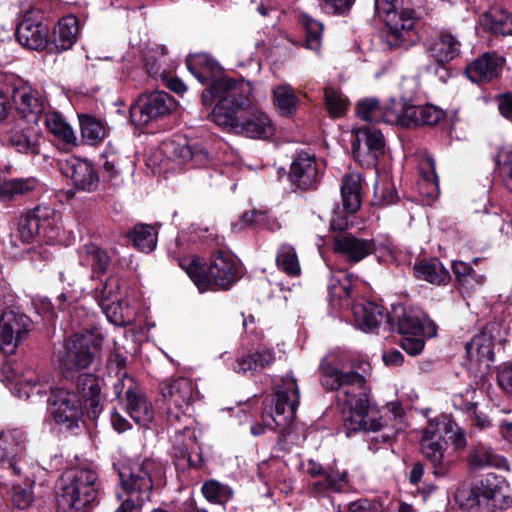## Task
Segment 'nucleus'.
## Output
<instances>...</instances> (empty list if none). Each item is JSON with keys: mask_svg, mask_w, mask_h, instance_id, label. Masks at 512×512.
I'll return each instance as SVG.
<instances>
[{"mask_svg": "<svg viewBox=\"0 0 512 512\" xmlns=\"http://www.w3.org/2000/svg\"><path fill=\"white\" fill-rule=\"evenodd\" d=\"M31 328V320L24 313L10 309L0 318V350L7 355L15 353L26 339Z\"/></svg>", "mask_w": 512, "mask_h": 512, "instance_id": "10", "label": "nucleus"}, {"mask_svg": "<svg viewBox=\"0 0 512 512\" xmlns=\"http://www.w3.org/2000/svg\"><path fill=\"white\" fill-rule=\"evenodd\" d=\"M355 0H323L322 10L328 14L345 13L353 5Z\"/></svg>", "mask_w": 512, "mask_h": 512, "instance_id": "64", "label": "nucleus"}, {"mask_svg": "<svg viewBox=\"0 0 512 512\" xmlns=\"http://www.w3.org/2000/svg\"><path fill=\"white\" fill-rule=\"evenodd\" d=\"M414 274L417 279L427 281L431 284H445L450 279L448 270L437 259H425L414 266Z\"/></svg>", "mask_w": 512, "mask_h": 512, "instance_id": "35", "label": "nucleus"}, {"mask_svg": "<svg viewBox=\"0 0 512 512\" xmlns=\"http://www.w3.org/2000/svg\"><path fill=\"white\" fill-rule=\"evenodd\" d=\"M479 25L493 34H512V12L500 7H493L483 13Z\"/></svg>", "mask_w": 512, "mask_h": 512, "instance_id": "29", "label": "nucleus"}, {"mask_svg": "<svg viewBox=\"0 0 512 512\" xmlns=\"http://www.w3.org/2000/svg\"><path fill=\"white\" fill-rule=\"evenodd\" d=\"M45 125L54 136L65 143L71 144L76 141L73 129L59 113L54 111L46 113Z\"/></svg>", "mask_w": 512, "mask_h": 512, "instance_id": "43", "label": "nucleus"}, {"mask_svg": "<svg viewBox=\"0 0 512 512\" xmlns=\"http://www.w3.org/2000/svg\"><path fill=\"white\" fill-rule=\"evenodd\" d=\"M61 172L71 179L73 185L83 191H93L99 183V176L91 162L76 156L67 158L61 163Z\"/></svg>", "mask_w": 512, "mask_h": 512, "instance_id": "19", "label": "nucleus"}, {"mask_svg": "<svg viewBox=\"0 0 512 512\" xmlns=\"http://www.w3.org/2000/svg\"><path fill=\"white\" fill-rule=\"evenodd\" d=\"M334 249L348 262L358 263L376 252L377 247L374 240L357 238L352 234H343L335 237Z\"/></svg>", "mask_w": 512, "mask_h": 512, "instance_id": "22", "label": "nucleus"}, {"mask_svg": "<svg viewBox=\"0 0 512 512\" xmlns=\"http://www.w3.org/2000/svg\"><path fill=\"white\" fill-rule=\"evenodd\" d=\"M274 104L283 116H292L295 114L299 99L295 95L294 89L289 84H281L273 89Z\"/></svg>", "mask_w": 512, "mask_h": 512, "instance_id": "40", "label": "nucleus"}, {"mask_svg": "<svg viewBox=\"0 0 512 512\" xmlns=\"http://www.w3.org/2000/svg\"><path fill=\"white\" fill-rule=\"evenodd\" d=\"M423 181L431 185V193L438 189V176L436 174L435 160L431 155L426 154L419 165Z\"/></svg>", "mask_w": 512, "mask_h": 512, "instance_id": "59", "label": "nucleus"}, {"mask_svg": "<svg viewBox=\"0 0 512 512\" xmlns=\"http://www.w3.org/2000/svg\"><path fill=\"white\" fill-rule=\"evenodd\" d=\"M49 30L46 25L30 17H25L17 27L18 42L31 50H43L48 43Z\"/></svg>", "mask_w": 512, "mask_h": 512, "instance_id": "24", "label": "nucleus"}, {"mask_svg": "<svg viewBox=\"0 0 512 512\" xmlns=\"http://www.w3.org/2000/svg\"><path fill=\"white\" fill-rule=\"evenodd\" d=\"M301 22L306 30L307 48L317 51L321 45L323 25L308 15H303Z\"/></svg>", "mask_w": 512, "mask_h": 512, "instance_id": "52", "label": "nucleus"}, {"mask_svg": "<svg viewBox=\"0 0 512 512\" xmlns=\"http://www.w3.org/2000/svg\"><path fill=\"white\" fill-rule=\"evenodd\" d=\"M404 0H375L377 15L386 23V42L390 47L408 46L414 41V15L403 8Z\"/></svg>", "mask_w": 512, "mask_h": 512, "instance_id": "8", "label": "nucleus"}, {"mask_svg": "<svg viewBox=\"0 0 512 512\" xmlns=\"http://www.w3.org/2000/svg\"><path fill=\"white\" fill-rule=\"evenodd\" d=\"M180 267L187 273L200 292L215 287L228 289L236 281L238 264L230 254L218 251L213 254L206 274H202L201 261L194 256L179 260Z\"/></svg>", "mask_w": 512, "mask_h": 512, "instance_id": "4", "label": "nucleus"}, {"mask_svg": "<svg viewBox=\"0 0 512 512\" xmlns=\"http://www.w3.org/2000/svg\"><path fill=\"white\" fill-rule=\"evenodd\" d=\"M505 341L504 330L496 322L487 324L484 329L466 343L465 349L470 361L487 363L494 361V347Z\"/></svg>", "mask_w": 512, "mask_h": 512, "instance_id": "12", "label": "nucleus"}, {"mask_svg": "<svg viewBox=\"0 0 512 512\" xmlns=\"http://www.w3.org/2000/svg\"><path fill=\"white\" fill-rule=\"evenodd\" d=\"M79 120L81 135L88 144H98L105 138L106 128L100 120L88 115L81 116Z\"/></svg>", "mask_w": 512, "mask_h": 512, "instance_id": "47", "label": "nucleus"}, {"mask_svg": "<svg viewBox=\"0 0 512 512\" xmlns=\"http://www.w3.org/2000/svg\"><path fill=\"white\" fill-rule=\"evenodd\" d=\"M54 212L47 206L38 205L34 210L20 217L18 222V236L24 243L33 241L40 229L50 224L49 217Z\"/></svg>", "mask_w": 512, "mask_h": 512, "instance_id": "25", "label": "nucleus"}, {"mask_svg": "<svg viewBox=\"0 0 512 512\" xmlns=\"http://www.w3.org/2000/svg\"><path fill=\"white\" fill-rule=\"evenodd\" d=\"M173 454L176 459V465L181 468L199 467L202 463V456L200 452L193 448L189 450L187 444H184L183 446H174Z\"/></svg>", "mask_w": 512, "mask_h": 512, "instance_id": "54", "label": "nucleus"}, {"mask_svg": "<svg viewBox=\"0 0 512 512\" xmlns=\"http://www.w3.org/2000/svg\"><path fill=\"white\" fill-rule=\"evenodd\" d=\"M120 505L113 512H139L150 499L158 464L152 459H124L114 464Z\"/></svg>", "mask_w": 512, "mask_h": 512, "instance_id": "3", "label": "nucleus"}, {"mask_svg": "<svg viewBox=\"0 0 512 512\" xmlns=\"http://www.w3.org/2000/svg\"><path fill=\"white\" fill-rule=\"evenodd\" d=\"M186 66L202 84L208 83L210 78L216 76L220 72L217 62L204 53L190 55L186 59Z\"/></svg>", "mask_w": 512, "mask_h": 512, "instance_id": "34", "label": "nucleus"}, {"mask_svg": "<svg viewBox=\"0 0 512 512\" xmlns=\"http://www.w3.org/2000/svg\"><path fill=\"white\" fill-rule=\"evenodd\" d=\"M318 176L316 160L314 156L302 153L292 162L290 178L298 188L308 189L312 187Z\"/></svg>", "mask_w": 512, "mask_h": 512, "instance_id": "27", "label": "nucleus"}, {"mask_svg": "<svg viewBox=\"0 0 512 512\" xmlns=\"http://www.w3.org/2000/svg\"><path fill=\"white\" fill-rule=\"evenodd\" d=\"M133 245L142 252H151L157 244V232L150 226L139 224L130 233Z\"/></svg>", "mask_w": 512, "mask_h": 512, "instance_id": "45", "label": "nucleus"}, {"mask_svg": "<svg viewBox=\"0 0 512 512\" xmlns=\"http://www.w3.org/2000/svg\"><path fill=\"white\" fill-rule=\"evenodd\" d=\"M120 281L116 277H109L100 290L95 291V299L99 306L102 301L110 303L115 300L122 299L119 296Z\"/></svg>", "mask_w": 512, "mask_h": 512, "instance_id": "56", "label": "nucleus"}, {"mask_svg": "<svg viewBox=\"0 0 512 512\" xmlns=\"http://www.w3.org/2000/svg\"><path fill=\"white\" fill-rule=\"evenodd\" d=\"M420 450L423 457L430 463L436 478H443L449 474L453 462L446 453L447 446L444 441L422 443Z\"/></svg>", "mask_w": 512, "mask_h": 512, "instance_id": "26", "label": "nucleus"}, {"mask_svg": "<svg viewBox=\"0 0 512 512\" xmlns=\"http://www.w3.org/2000/svg\"><path fill=\"white\" fill-rule=\"evenodd\" d=\"M456 428V423L445 415L430 419L421 430L420 444L440 441L441 434L448 435Z\"/></svg>", "mask_w": 512, "mask_h": 512, "instance_id": "39", "label": "nucleus"}, {"mask_svg": "<svg viewBox=\"0 0 512 512\" xmlns=\"http://www.w3.org/2000/svg\"><path fill=\"white\" fill-rule=\"evenodd\" d=\"M52 405V414L57 424L69 430L77 427L82 414V404L76 394L58 389L54 393Z\"/></svg>", "mask_w": 512, "mask_h": 512, "instance_id": "18", "label": "nucleus"}, {"mask_svg": "<svg viewBox=\"0 0 512 512\" xmlns=\"http://www.w3.org/2000/svg\"><path fill=\"white\" fill-rule=\"evenodd\" d=\"M96 480V473L90 469L65 473L56 498L59 512H87L97 498Z\"/></svg>", "mask_w": 512, "mask_h": 512, "instance_id": "5", "label": "nucleus"}, {"mask_svg": "<svg viewBox=\"0 0 512 512\" xmlns=\"http://www.w3.org/2000/svg\"><path fill=\"white\" fill-rule=\"evenodd\" d=\"M11 99L19 116L17 119L38 123L46 107V99L40 91L28 83L19 82L12 88Z\"/></svg>", "mask_w": 512, "mask_h": 512, "instance_id": "13", "label": "nucleus"}, {"mask_svg": "<svg viewBox=\"0 0 512 512\" xmlns=\"http://www.w3.org/2000/svg\"><path fill=\"white\" fill-rule=\"evenodd\" d=\"M361 176L350 173L343 178L341 195L343 207L347 213H355L361 206Z\"/></svg>", "mask_w": 512, "mask_h": 512, "instance_id": "37", "label": "nucleus"}, {"mask_svg": "<svg viewBox=\"0 0 512 512\" xmlns=\"http://www.w3.org/2000/svg\"><path fill=\"white\" fill-rule=\"evenodd\" d=\"M498 491L494 488L484 487L482 489H472L470 491L469 500L471 503L470 508L476 512H490L488 508H482V504L492 501L496 498Z\"/></svg>", "mask_w": 512, "mask_h": 512, "instance_id": "58", "label": "nucleus"}, {"mask_svg": "<svg viewBox=\"0 0 512 512\" xmlns=\"http://www.w3.org/2000/svg\"><path fill=\"white\" fill-rule=\"evenodd\" d=\"M504 62V58L496 52H486L470 62L466 66L465 73L471 82L489 83L499 77Z\"/></svg>", "mask_w": 512, "mask_h": 512, "instance_id": "20", "label": "nucleus"}, {"mask_svg": "<svg viewBox=\"0 0 512 512\" xmlns=\"http://www.w3.org/2000/svg\"><path fill=\"white\" fill-rule=\"evenodd\" d=\"M348 486V475L346 470H335L329 468L324 471V480L316 481L313 484L314 490L322 493L325 490L339 492Z\"/></svg>", "mask_w": 512, "mask_h": 512, "instance_id": "44", "label": "nucleus"}, {"mask_svg": "<svg viewBox=\"0 0 512 512\" xmlns=\"http://www.w3.org/2000/svg\"><path fill=\"white\" fill-rule=\"evenodd\" d=\"M8 475H1L3 483L7 480ZM19 476H24L23 484L18 481H10L4 483L5 485H11V500L19 509H26L33 503L34 495L32 492L33 481L27 476L25 468Z\"/></svg>", "mask_w": 512, "mask_h": 512, "instance_id": "38", "label": "nucleus"}, {"mask_svg": "<svg viewBox=\"0 0 512 512\" xmlns=\"http://www.w3.org/2000/svg\"><path fill=\"white\" fill-rule=\"evenodd\" d=\"M38 185L35 178L10 179L2 181L0 199L9 200L33 191Z\"/></svg>", "mask_w": 512, "mask_h": 512, "instance_id": "46", "label": "nucleus"}, {"mask_svg": "<svg viewBox=\"0 0 512 512\" xmlns=\"http://www.w3.org/2000/svg\"><path fill=\"white\" fill-rule=\"evenodd\" d=\"M126 412L139 425H147L154 418L152 405L140 391H128Z\"/></svg>", "mask_w": 512, "mask_h": 512, "instance_id": "32", "label": "nucleus"}, {"mask_svg": "<svg viewBox=\"0 0 512 512\" xmlns=\"http://www.w3.org/2000/svg\"><path fill=\"white\" fill-rule=\"evenodd\" d=\"M355 141L352 144L354 159L361 166L375 165L378 156L384 149V137L380 130L372 127H361L354 130Z\"/></svg>", "mask_w": 512, "mask_h": 512, "instance_id": "15", "label": "nucleus"}, {"mask_svg": "<svg viewBox=\"0 0 512 512\" xmlns=\"http://www.w3.org/2000/svg\"><path fill=\"white\" fill-rule=\"evenodd\" d=\"M26 447V435L19 429L0 433V469L6 474L18 476L26 463L23 459Z\"/></svg>", "mask_w": 512, "mask_h": 512, "instance_id": "9", "label": "nucleus"}, {"mask_svg": "<svg viewBox=\"0 0 512 512\" xmlns=\"http://www.w3.org/2000/svg\"><path fill=\"white\" fill-rule=\"evenodd\" d=\"M353 314L358 326L363 331H372L389 318L382 306L372 302L355 305Z\"/></svg>", "mask_w": 512, "mask_h": 512, "instance_id": "31", "label": "nucleus"}, {"mask_svg": "<svg viewBox=\"0 0 512 512\" xmlns=\"http://www.w3.org/2000/svg\"><path fill=\"white\" fill-rule=\"evenodd\" d=\"M499 169L506 188L512 192V150H503L499 153Z\"/></svg>", "mask_w": 512, "mask_h": 512, "instance_id": "60", "label": "nucleus"}, {"mask_svg": "<svg viewBox=\"0 0 512 512\" xmlns=\"http://www.w3.org/2000/svg\"><path fill=\"white\" fill-rule=\"evenodd\" d=\"M346 512H395L388 507H382L379 503L370 502L367 499H360L350 502Z\"/></svg>", "mask_w": 512, "mask_h": 512, "instance_id": "61", "label": "nucleus"}, {"mask_svg": "<svg viewBox=\"0 0 512 512\" xmlns=\"http://www.w3.org/2000/svg\"><path fill=\"white\" fill-rule=\"evenodd\" d=\"M251 93L250 82L222 77L202 92V102L211 106L217 100L211 112V119L217 125L251 139H268L275 127L270 117L252 104Z\"/></svg>", "mask_w": 512, "mask_h": 512, "instance_id": "1", "label": "nucleus"}, {"mask_svg": "<svg viewBox=\"0 0 512 512\" xmlns=\"http://www.w3.org/2000/svg\"><path fill=\"white\" fill-rule=\"evenodd\" d=\"M321 383L326 389L339 390L338 399L349 409L344 416L346 435L351 432L377 431L382 423L370 412L369 397L365 389V379L354 371L343 372L325 358L321 362Z\"/></svg>", "mask_w": 512, "mask_h": 512, "instance_id": "2", "label": "nucleus"}, {"mask_svg": "<svg viewBox=\"0 0 512 512\" xmlns=\"http://www.w3.org/2000/svg\"><path fill=\"white\" fill-rule=\"evenodd\" d=\"M80 263L83 266L90 267L92 270L104 272L110 262L106 251L95 244H86L79 251Z\"/></svg>", "mask_w": 512, "mask_h": 512, "instance_id": "41", "label": "nucleus"}, {"mask_svg": "<svg viewBox=\"0 0 512 512\" xmlns=\"http://www.w3.org/2000/svg\"><path fill=\"white\" fill-rule=\"evenodd\" d=\"M202 493L204 497L214 503H223L228 501L233 491L228 487L216 480H209L202 486Z\"/></svg>", "mask_w": 512, "mask_h": 512, "instance_id": "51", "label": "nucleus"}, {"mask_svg": "<svg viewBox=\"0 0 512 512\" xmlns=\"http://www.w3.org/2000/svg\"><path fill=\"white\" fill-rule=\"evenodd\" d=\"M164 398L179 410H187L196 398L195 386L192 380L179 377L160 386Z\"/></svg>", "mask_w": 512, "mask_h": 512, "instance_id": "23", "label": "nucleus"}, {"mask_svg": "<svg viewBox=\"0 0 512 512\" xmlns=\"http://www.w3.org/2000/svg\"><path fill=\"white\" fill-rule=\"evenodd\" d=\"M357 115L366 122L379 123L382 120V108L375 98H367L358 102Z\"/></svg>", "mask_w": 512, "mask_h": 512, "instance_id": "53", "label": "nucleus"}, {"mask_svg": "<svg viewBox=\"0 0 512 512\" xmlns=\"http://www.w3.org/2000/svg\"><path fill=\"white\" fill-rule=\"evenodd\" d=\"M6 141L18 152L35 154L38 152L40 129L38 123L16 119L6 131Z\"/></svg>", "mask_w": 512, "mask_h": 512, "instance_id": "17", "label": "nucleus"}, {"mask_svg": "<svg viewBox=\"0 0 512 512\" xmlns=\"http://www.w3.org/2000/svg\"><path fill=\"white\" fill-rule=\"evenodd\" d=\"M2 382L13 385V393L20 399L44 394L45 387L37 382L32 369L23 370L20 364L4 363L1 368Z\"/></svg>", "mask_w": 512, "mask_h": 512, "instance_id": "14", "label": "nucleus"}, {"mask_svg": "<svg viewBox=\"0 0 512 512\" xmlns=\"http://www.w3.org/2000/svg\"><path fill=\"white\" fill-rule=\"evenodd\" d=\"M277 267L289 276L296 277L301 273V267L295 248L287 243L279 246L276 255Z\"/></svg>", "mask_w": 512, "mask_h": 512, "instance_id": "42", "label": "nucleus"}, {"mask_svg": "<svg viewBox=\"0 0 512 512\" xmlns=\"http://www.w3.org/2000/svg\"><path fill=\"white\" fill-rule=\"evenodd\" d=\"M79 33L78 19L68 15L59 20L54 28L53 43L58 51L70 49L77 40Z\"/></svg>", "mask_w": 512, "mask_h": 512, "instance_id": "33", "label": "nucleus"}, {"mask_svg": "<svg viewBox=\"0 0 512 512\" xmlns=\"http://www.w3.org/2000/svg\"><path fill=\"white\" fill-rule=\"evenodd\" d=\"M172 96L163 91H156L141 96L130 108L131 122L136 126L147 125L150 121L169 114L174 109Z\"/></svg>", "mask_w": 512, "mask_h": 512, "instance_id": "11", "label": "nucleus"}, {"mask_svg": "<svg viewBox=\"0 0 512 512\" xmlns=\"http://www.w3.org/2000/svg\"><path fill=\"white\" fill-rule=\"evenodd\" d=\"M405 117L406 127L435 125L444 117V112L430 104L410 105L407 108Z\"/></svg>", "mask_w": 512, "mask_h": 512, "instance_id": "36", "label": "nucleus"}, {"mask_svg": "<svg viewBox=\"0 0 512 512\" xmlns=\"http://www.w3.org/2000/svg\"><path fill=\"white\" fill-rule=\"evenodd\" d=\"M324 100L326 108L333 118L342 116L347 109L346 97L338 89L331 86L324 89Z\"/></svg>", "mask_w": 512, "mask_h": 512, "instance_id": "49", "label": "nucleus"}, {"mask_svg": "<svg viewBox=\"0 0 512 512\" xmlns=\"http://www.w3.org/2000/svg\"><path fill=\"white\" fill-rule=\"evenodd\" d=\"M300 402V392L294 376L287 374L276 385L273 413L263 416L264 425L251 426V433L259 436L265 432V428L272 430H287L293 423L296 410Z\"/></svg>", "mask_w": 512, "mask_h": 512, "instance_id": "6", "label": "nucleus"}, {"mask_svg": "<svg viewBox=\"0 0 512 512\" xmlns=\"http://www.w3.org/2000/svg\"><path fill=\"white\" fill-rule=\"evenodd\" d=\"M107 319L116 326H123L131 321V313L128 305L122 299L106 303L102 301L100 306Z\"/></svg>", "mask_w": 512, "mask_h": 512, "instance_id": "48", "label": "nucleus"}, {"mask_svg": "<svg viewBox=\"0 0 512 512\" xmlns=\"http://www.w3.org/2000/svg\"><path fill=\"white\" fill-rule=\"evenodd\" d=\"M401 347L410 355L419 354L424 348V338L427 336L402 335Z\"/></svg>", "mask_w": 512, "mask_h": 512, "instance_id": "63", "label": "nucleus"}, {"mask_svg": "<svg viewBox=\"0 0 512 512\" xmlns=\"http://www.w3.org/2000/svg\"><path fill=\"white\" fill-rule=\"evenodd\" d=\"M389 323L397 326L401 335L427 336L428 338L436 335V325L424 313L403 307L393 309V313L388 318Z\"/></svg>", "mask_w": 512, "mask_h": 512, "instance_id": "16", "label": "nucleus"}, {"mask_svg": "<svg viewBox=\"0 0 512 512\" xmlns=\"http://www.w3.org/2000/svg\"><path fill=\"white\" fill-rule=\"evenodd\" d=\"M469 464L476 469L494 466L497 464L496 455L489 447L479 446L469 454Z\"/></svg>", "mask_w": 512, "mask_h": 512, "instance_id": "57", "label": "nucleus"}, {"mask_svg": "<svg viewBox=\"0 0 512 512\" xmlns=\"http://www.w3.org/2000/svg\"><path fill=\"white\" fill-rule=\"evenodd\" d=\"M266 218V215L262 211L251 210L245 212L239 221L233 224L232 228L234 231L238 232L244 229L245 227H250L254 224L261 223Z\"/></svg>", "mask_w": 512, "mask_h": 512, "instance_id": "62", "label": "nucleus"}, {"mask_svg": "<svg viewBox=\"0 0 512 512\" xmlns=\"http://www.w3.org/2000/svg\"><path fill=\"white\" fill-rule=\"evenodd\" d=\"M78 399L83 403L90 418L98 417L103 410V396L98 378L93 374H81L76 383Z\"/></svg>", "mask_w": 512, "mask_h": 512, "instance_id": "21", "label": "nucleus"}, {"mask_svg": "<svg viewBox=\"0 0 512 512\" xmlns=\"http://www.w3.org/2000/svg\"><path fill=\"white\" fill-rule=\"evenodd\" d=\"M194 155L195 154L188 145L187 140L184 137L177 136L162 141L158 151L154 154V157L158 159L159 156H163V159H160L159 164H161L164 159L184 163L190 160Z\"/></svg>", "mask_w": 512, "mask_h": 512, "instance_id": "30", "label": "nucleus"}, {"mask_svg": "<svg viewBox=\"0 0 512 512\" xmlns=\"http://www.w3.org/2000/svg\"><path fill=\"white\" fill-rule=\"evenodd\" d=\"M99 344L93 334H73L56 354L63 376L73 378L80 370L89 368L99 357Z\"/></svg>", "mask_w": 512, "mask_h": 512, "instance_id": "7", "label": "nucleus"}, {"mask_svg": "<svg viewBox=\"0 0 512 512\" xmlns=\"http://www.w3.org/2000/svg\"><path fill=\"white\" fill-rule=\"evenodd\" d=\"M460 42L450 32L443 31L428 43V51L438 63L453 60L460 52Z\"/></svg>", "mask_w": 512, "mask_h": 512, "instance_id": "28", "label": "nucleus"}, {"mask_svg": "<svg viewBox=\"0 0 512 512\" xmlns=\"http://www.w3.org/2000/svg\"><path fill=\"white\" fill-rule=\"evenodd\" d=\"M152 56H147L145 58V67L149 74H151L153 77H162L163 79H166L167 81V87L174 91L177 94L184 93L186 91V85L183 83L182 80L170 77L167 78V75L165 73V70L160 69V64L151 61Z\"/></svg>", "mask_w": 512, "mask_h": 512, "instance_id": "55", "label": "nucleus"}, {"mask_svg": "<svg viewBox=\"0 0 512 512\" xmlns=\"http://www.w3.org/2000/svg\"><path fill=\"white\" fill-rule=\"evenodd\" d=\"M408 105L404 101H396L392 100L385 109H382V120L381 122H385L388 124H396L403 127H406L407 123L405 122V116Z\"/></svg>", "mask_w": 512, "mask_h": 512, "instance_id": "50", "label": "nucleus"}]
</instances>
